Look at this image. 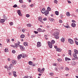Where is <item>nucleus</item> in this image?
Instances as JSON below:
<instances>
[{"label": "nucleus", "mask_w": 78, "mask_h": 78, "mask_svg": "<svg viewBox=\"0 0 78 78\" xmlns=\"http://www.w3.org/2000/svg\"><path fill=\"white\" fill-rule=\"evenodd\" d=\"M59 32H56L53 34V35L55 36V39H59V36H59Z\"/></svg>", "instance_id": "1"}, {"label": "nucleus", "mask_w": 78, "mask_h": 78, "mask_svg": "<svg viewBox=\"0 0 78 78\" xmlns=\"http://www.w3.org/2000/svg\"><path fill=\"white\" fill-rule=\"evenodd\" d=\"M48 45L50 48H52V47H53V44L52 43H51V42L50 41H48Z\"/></svg>", "instance_id": "2"}, {"label": "nucleus", "mask_w": 78, "mask_h": 78, "mask_svg": "<svg viewBox=\"0 0 78 78\" xmlns=\"http://www.w3.org/2000/svg\"><path fill=\"white\" fill-rule=\"evenodd\" d=\"M68 41L71 44H74V41L71 39H68Z\"/></svg>", "instance_id": "3"}, {"label": "nucleus", "mask_w": 78, "mask_h": 78, "mask_svg": "<svg viewBox=\"0 0 78 78\" xmlns=\"http://www.w3.org/2000/svg\"><path fill=\"white\" fill-rule=\"evenodd\" d=\"M18 43H16L15 44L14 48H15V47L17 48V47H19V45H20V44H20V42L18 41Z\"/></svg>", "instance_id": "4"}, {"label": "nucleus", "mask_w": 78, "mask_h": 78, "mask_svg": "<svg viewBox=\"0 0 78 78\" xmlns=\"http://www.w3.org/2000/svg\"><path fill=\"white\" fill-rule=\"evenodd\" d=\"M45 8H43L41 10V12L42 14H44V13H45V12H46V10H45Z\"/></svg>", "instance_id": "5"}, {"label": "nucleus", "mask_w": 78, "mask_h": 78, "mask_svg": "<svg viewBox=\"0 0 78 78\" xmlns=\"http://www.w3.org/2000/svg\"><path fill=\"white\" fill-rule=\"evenodd\" d=\"M76 53H75L73 54V56L75 58V59H78V57H77V55Z\"/></svg>", "instance_id": "6"}, {"label": "nucleus", "mask_w": 78, "mask_h": 78, "mask_svg": "<svg viewBox=\"0 0 78 78\" xmlns=\"http://www.w3.org/2000/svg\"><path fill=\"white\" fill-rule=\"evenodd\" d=\"M17 12L19 15L20 16H22V13H21V11L20 10H17Z\"/></svg>", "instance_id": "7"}, {"label": "nucleus", "mask_w": 78, "mask_h": 78, "mask_svg": "<svg viewBox=\"0 0 78 78\" xmlns=\"http://www.w3.org/2000/svg\"><path fill=\"white\" fill-rule=\"evenodd\" d=\"M37 47L39 48L40 47H41V43L40 42H38L37 43Z\"/></svg>", "instance_id": "8"}, {"label": "nucleus", "mask_w": 78, "mask_h": 78, "mask_svg": "<svg viewBox=\"0 0 78 78\" xmlns=\"http://www.w3.org/2000/svg\"><path fill=\"white\" fill-rule=\"evenodd\" d=\"M38 19L39 21H40L41 22H42V18L41 16H39L38 18Z\"/></svg>", "instance_id": "9"}, {"label": "nucleus", "mask_w": 78, "mask_h": 78, "mask_svg": "<svg viewBox=\"0 0 78 78\" xmlns=\"http://www.w3.org/2000/svg\"><path fill=\"white\" fill-rule=\"evenodd\" d=\"M23 45L26 47H28V42H24L23 43Z\"/></svg>", "instance_id": "10"}, {"label": "nucleus", "mask_w": 78, "mask_h": 78, "mask_svg": "<svg viewBox=\"0 0 78 78\" xmlns=\"http://www.w3.org/2000/svg\"><path fill=\"white\" fill-rule=\"evenodd\" d=\"M21 57H22V54L19 55L17 57L18 59H20V58H21Z\"/></svg>", "instance_id": "11"}, {"label": "nucleus", "mask_w": 78, "mask_h": 78, "mask_svg": "<svg viewBox=\"0 0 78 78\" xmlns=\"http://www.w3.org/2000/svg\"><path fill=\"white\" fill-rule=\"evenodd\" d=\"M71 26H72V27H73L74 28H75V27H76V24L75 23H72V24L71 25Z\"/></svg>", "instance_id": "12"}, {"label": "nucleus", "mask_w": 78, "mask_h": 78, "mask_svg": "<svg viewBox=\"0 0 78 78\" xmlns=\"http://www.w3.org/2000/svg\"><path fill=\"white\" fill-rule=\"evenodd\" d=\"M20 48L22 50H24V47L23 46H20Z\"/></svg>", "instance_id": "13"}, {"label": "nucleus", "mask_w": 78, "mask_h": 78, "mask_svg": "<svg viewBox=\"0 0 78 78\" xmlns=\"http://www.w3.org/2000/svg\"><path fill=\"white\" fill-rule=\"evenodd\" d=\"M13 76H14L15 77H16V76H17V75H16V72H13Z\"/></svg>", "instance_id": "14"}, {"label": "nucleus", "mask_w": 78, "mask_h": 78, "mask_svg": "<svg viewBox=\"0 0 78 78\" xmlns=\"http://www.w3.org/2000/svg\"><path fill=\"white\" fill-rule=\"evenodd\" d=\"M65 59L66 61H70L71 60L70 58H69L67 57H66Z\"/></svg>", "instance_id": "15"}, {"label": "nucleus", "mask_w": 78, "mask_h": 78, "mask_svg": "<svg viewBox=\"0 0 78 78\" xmlns=\"http://www.w3.org/2000/svg\"><path fill=\"white\" fill-rule=\"evenodd\" d=\"M12 62L13 64H16V62H16V60H12Z\"/></svg>", "instance_id": "16"}, {"label": "nucleus", "mask_w": 78, "mask_h": 78, "mask_svg": "<svg viewBox=\"0 0 78 78\" xmlns=\"http://www.w3.org/2000/svg\"><path fill=\"white\" fill-rule=\"evenodd\" d=\"M29 65H30V66H32V65H33V63L31 61H29Z\"/></svg>", "instance_id": "17"}, {"label": "nucleus", "mask_w": 78, "mask_h": 78, "mask_svg": "<svg viewBox=\"0 0 78 78\" xmlns=\"http://www.w3.org/2000/svg\"><path fill=\"white\" fill-rule=\"evenodd\" d=\"M37 31H38V32H41L42 29L41 28H39L37 29Z\"/></svg>", "instance_id": "18"}, {"label": "nucleus", "mask_w": 78, "mask_h": 78, "mask_svg": "<svg viewBox=\"0 0 78 78\" xmlns=\"http://www.w3.org/2000/svg\"><path fill=\"white\" fill-rule=\"evenodd\" d=\"M56 51H59V52H61V49L59 48H57Z\"/></svg>", "instance_id": "19"}, {"label": "nucleus", "mask_w": 78, "mask_h": 78, "mask_svg": "<svg viewBox=\"0 0 78 78\" xmlns=\"http://www.w3.org/2000/svg\"><path fill=\"white\" fill-rule=\"evenodd\" d=\"M5 19H1V20L0 22L1 23H3L5 22Z\"/></svg>", "instance_id": "20"}, {"label": "nucleus", "mask_w": 78, "mask_h": 78, "mask_svg": "<svg viewBox=\"0 0 78 78\" xmlns=\"http://www.w3.org/2000/svg\"><path fill=\"white\" fill-rule=\"evenodd\" d=\"M66 15L67 16H68L69 17H70V14L69 12H68L66 14Z\"/></svg>", "instance_id": "21"}, {"label": "nucleus", "mask_w": 78, "mask_h": 78, "mask_svg": "<svg viewBox=\"0 0 78 78\" xmlns=\"http://www.w3.org/2000/svg\"><path fill=\"white\" fill-rule=\"evenodd\" d=\"M65 39H64V38L63 37H62V38H61V42H64V41Z\"/></svg>", "instance_id": "22"}, {"label": "nucleus", "mask_w": 78, "mask_h": 78, "mask_svg": "<svg viewBox=\"0 0 78 78\" xmlns=\"http://www.w3.org/2000/svg\"><path fill=\"white\" fill-rule=\"evenodd\" d=\"M3 17H4V20L5 19V20L6 21L7 20V17H6L5 16V15H4Z\"/></svg>", "instance_id": "23"}, {"label": "nucleus", "mask_w": 78, "mask_h": 78, "mask_svg": "<svg viewBox=\"0 0 78 78\" xmlns=\"http://www.w3.org/2000/svg\"><path fill=\"white\" fill-rule=\"evenodd\" d=\"M25 35L23 34H22L20 35L21 38H24L25 37Z\"/></svg>", "instance_id": "24"}, {"label": "nucleus", "mask_w": 78, "mask_h": 78, "mask_svg": "<svg viewBox=\"0 0 78 78\" xmlns=\"http://www.w3.org/2000/svg\"><path fill=\"white\" fill-rule=\"evenodd\" d=\"M55 14L56 15H57V16H58V15H59V12L58 11H56L55 12Z\"/></svg>", "instance_id": "25"}, {"label": "nucleus", "mask_w": 78, "mask_h": 78, "mask_svg": "<svg viewBox=\"0 0 78 78\" xmlns=\"http://www.w3.org/2000/svg\"><path fill=\"white\" fill-rule=\"evenodd\" d=\"M74 51L75 53H76L77 54H78V50L76 49H74Z\"/></svg>", "instance_id": "26"}, {"label": "nucleus", "mask_w": 78, "mask_h": 78, "mask_svg": "<svg viewBox=\"0 0 78 78\" xmlns=\"http://www.w3.org/2000/svg\"><path fill=\"white\" fill-rule=\"evenodd\" d=\"M44 70L45 68H43L41 70V71L40 72V73H42L43 71H44Z\"/></svg>", "instance_id": "27"}, {"label": "nucleus", "mask_w": 78, "mask_h": 78, "mask_svg": "<svg viewBox=\"0 0 78 78\" xmlns=\"http://www.w3.org/2000/svg\"><path fill=\"white\" fill-rule=\"evenodd\" d=\"M21 55H22V58H25V57L26 56V55L23 54Z\"/></svg>", "instance_id": "28"}, {"label": "nucleus", "mask_w": 78, "mask_h": 78, "mask_svg": "<svg viewBox=\"0 0 78 78\" xmlns=\"http://www.w3.org/2000/svg\"><path fill=\"white\" fill-rule=\"evenodd\" d=\"M27 26L28 27H31V24H28L27 25Z\"/></svg>", "instance_id": "29"}, {"label": "nucleus", "mask_w": 78, "mask_h": 78, "mask_svg": "<svg viewBox=\"0 0 78 78\" xmlns=\"http://www.w3.org/2000/svg\"><path fill=\"white\" fill-rule=\"evenodd\" d=\"M55 43V41L54 40H52L51 41V43L54 44Z\"/></svg>", "instance_id": "30"}, {"label": "nucleus", "mask_w": 78, "mask_h": 78, "mask_svg": "<svg viewBox=\"0 0 78 78\" xmlns=\"http://www.w3.org/2000/svg\"><path fill=\"white\" fill-rule=\"evenodd\" d=\"M71 65H75V62H72L71 63Z\"/></svg>", "instance_id": "31"}, {"label": "nucleus", "mask_w": 78, "mask_h": 78, "mask_svg": "<svg viewBox=\"0 0 78 78\" xmlns=\"http://www.w3.org/2000/svg\"><path fill=\"white\" fill-rule=\"evenodd\" d=\"M47 9L48 11H51V8H50L49 7H48Z\"/></svg>", "instance_id": "32"}, {"label": "nucleus", "mask_w": 78, "mask_h": 78, "mask_svg": "<svg viewBox=\"0 0 78 78\" xmlns=\"http://www.w3.org/2000/svg\"><path fill=\"white\" fill-rule=\"evenodd\" d=\"M13 8H16L17 7V5L16 4H15L13 6Z\"/></svg>", "instance_id": "33"}, {"label": "nucleus", "mask_w": 78, "mask_h": 78, "mask_svg": "<svg viewBox=\"0 0 78 78\" xmlns=\"http://www.w3.org/2000/svg\"><path fill=\"white\" fill-rule=\"evenodd\" d=\"M13 67V65H12V64H10V66H9L10 68H11V67Z\"/></svg>", "instance_id": "34"}, {"label": "nucleus", "mask_w": 78, "mask_h": 78, "mask_svg": "<svg viewBox=\"0 0 78 78\" xmlns=\"http://www.w3.org/2000/svg\"><path fill=\"white\" fill-rule=\"evenodd\" d=\"M5 52H8V49L7 48H5Z\"/></svg>", "instance_id": "35"}, {"label": "nucleus", "mask_w": 78, "mask_h": 78, "mask_svg": "<svg viewBox=\"0 0 78 78\" xmlns=\"http://www.w3.org/2000/svg\"><path fill=\"white\" fill-rule=\"evenodd\" d=\"M54 2L55 3H56V4H57V3H58V1L56 0H55L54 1Z\"/></svg>", "instance_id": "36"}, {"label": "nucleus", "mask_w": 78, "mask_h": 78, "mask_svg": "<svg viewBox=\"0 0 78 78\" xmlns=\"http://www.w3.org/2000/svg\"><path fill=\"white\" fill-rule=\"evenodd\" d=\"M19 2L20 3H23V0H20Z\"/></svg>", "instance_id": "37"}, {"label": "nucleus", "mask_w": 78, "mask_h": 78, "mask_svg": "<svg viewBox=\"0 0 78 78\" xmlns=\"http://www.w3.org/2000/svg\"><path fill=\"white\" fill-rule=\"evenodd\" d=\"M10 25H13V22H10L9 23Z\"/></svg>", "instance_id": "38"}, {"label": "nucleus", "mask_w": 78, "mask_h": 78, "mask_svg": "<svg viewBox=\"0 0 78 78\" xmlns=\"http://www.w3.org/2000/svg\"><path fill=\"white\" fill-rule=\"evenodd\" d=\"M53 18H51L50 19V21H51V22H53Z\"/></svg>", "instance_id": "39"}, {"label": "nucleus", "mask_w": 78, "mask_h": 78, "mask_svg": "<svg viewBox=\"0 0 78 78\" xmlns=\"http://www.w3.org/2000/svg\"><path fill=\"white\" fill-rule=\"evenodd\" d=\"M43 20L44 21H46V20H47V18L45 17L44 18V19H43Z\"/></svg>", "instance_id": "40"}, {"label": "nucleus", "mask_w": 78, "mask_h": 78, "mask_svg": "<svg viewBox=\"0 0 78 78\" xmlns=\"http://www.w3.org/2000/svg\"><path fill=\"white\" fill-rule=\"evenodd\" d=\"M12 52L13 53H16V51L14 50H13L12 51Z\"/></svg>", "instance_id": "41"}, {"label": "nucleus", "mask_w": 78, "mask_h": 78, "mask_svg": "<svg viewBox=\"0 0 78 78\" xmlns=\"http://www.w3.org/2000/svg\"><path fill=\"white\" fill-rule=\"evenodd\" d=\"M26 17H30V15H29L28 14H27L26 15Z\"/></svg>", "instance_id": "42"}, {"label": "nucleus", "mask_w": 78, "mask_h": 78, "mask_svg": "<svg viewBox=\"0 0 78 78\" xmlns=\"http://www.w3.org/2000/svg\"><path fill=\"white\" fill-rule=\"evenodd\" d=\"M22 8H26V5H22Z\"/></svg>", "instance_id": "43"}, {"label": "nucleus", "mask_w": 78, "mask_h": 78, "mask_svg": "<svg viewBox=\"0 0 78 78\" xmlns=\"http://www.w3.org/2000/svg\"><path fill=\"white\" fill-rule=\"evenodd\" d=\"M34 33L35 34H38V31L37 32L36 31H34Z\"/></svg>", "instance_id": "44"}, {"label": "nucleus", "mask_w": 78, "mask_h": 78, "mask_svg": "<svg viewBox=\"0 0 78 78\" xmlns=\"http://www.w3.org/2000/svg\"><path fill=\"white\" fill-rule=\"evenodd\" d=\"M41 69L40 68H38V71L40 73V72H41Z\"/></svg>", "instance_id": "45"}, {"label": "nucleus", "mask_w": 78, "mask_h": 78, "mask_svg": "<svg viewBox=\"0 0 78 78\" xmlns=\"http://www.w3.org/2000/svg\"><path fill=\"white\" fill-rule=\"evenodd\" d=\"M75 42L76 45H78V42L76 41H75Z\"/></svg>", "instance_id": "46"}, {"label": "nucleus", "mask_w": 78, "mask_h": 78, "mask_svg": "<svg viewBox=\"0 0 78 78\" xmlns=\"http://www.w3.org/2000/svg\"><path fill=\"white\" fill-rule=\"evenodd\" d=\"M6 41H7V42L8 43L9 42V39H7L6 40Z\"/></svg>", "instance_id": "47"}, {"label": "nucleus", "mask_w": 78, "mask_h": 78, "mask_svg": "<svg viewBox=\"0 0 78 78\" xmlns=\"http://www.w3.org/2000/svg\"><path fill=\"white\" fill-rule=\"evenodd\" d=\"M59 22V23H62V20H60Z\"/></svg>", "instance_id": "48"}, {"label": "nucleus", "mask_w": 78, "mask_h": 78, "mask_svg": "<svg viewBox=\"0 0 78 78\" xmlns=\"http://www.w3.org/2000/svg\"><path fill=\"white\" fill-rule=\"evenodd\" d=\"M60 17H61V18H63V16L61 14L60 15Z\"/></svg>", "instance_id": "49"}, {"label": "nucleus", "mask_w": 78, "mask_h": 78, "mask_svg": "<svg viewBox=\"0 0 78 78\" xmlns=\"http://www.w3.org/2000/svg\"><path fill=\"white\" fill-rule=\"evenodd\" d=\"M49 75H54V74L53 73H49Z\"/></svg>", "instance_id": "50"}, {"label": "nucleus", "mask_w": 78, "mask_h": 78, "mask_svg": "<svg viewBox=\"0 0 78 78\" xmlns=\"http://www.w3.org/2000/svg\"><path fill=\"white\" fill-rule=\"evenodd\" d=\"M65 70H69V68H66L65 69Z\"/></svg>", "instance_id": "51"}, {"label": "nucleus", "mask_w": 78, "mask_h": 78, "mask_svg": "<svg viewBox=\"0 0 78 78\" xmlns=\"http://www.w3.org/2000/svg\"><path fill=\"white\" fill-rule=\"evenodd\" d=\"M29 78V76H25L24 77V78Z\"/></svg>", "instance_id": "52"}, {"label": "nucleus", "mask_w": 78, "mask_h": 78, "mask_svg": "<svg viewBox=\"0 0 78 78\" xmlns=\"http://www.w3.org/2000/svg\"><path fill=\"white\" fill-rule=\"evenodd\" d=\"M9 75H10V76H11V75H12V74L11 73V72H9Z\"/></svg>", "instance_id": "53"}, {"label": "nucleus", "mask_w": 78, "mask_h": 78, "mask_svg": "<svg viewBox=\"0 0 78 78\" xmlns=\"http://www.w3.org/2000/svg\"><path fill=\"white\" fill-rule=\"evenodd\" d=\"M30 6H31V7H33V6H34V5L33 4H32L30 5Z\"/></svg>", "instance_id": "54"}, {"label": "nucleus", "mask_w": 78, "mask_h": 78, "mask_svg": "<svg viewBox=\"0 0 78 78\" xmlns=\"http://www.w3.org/2000/svg\"><path fill=\"white\" fill-rule=\"evenodd\" d=\"M55 70H56V71L58 72V69H57L56 67L55 68Z\"/></svg>", "instance_id": "55"}, {"label": "nucleus", "mask_w": 78, "mask_h": 78, "mask_svg": "<svg viewBox=\"0 0 78 78\" xmlns=\"http://www.w3.org/2000/svg\"><path fill=\"white\" fill-rule=\"evenodd\" d=\"M48 13L46 12L45 13V16H48Z\"/></svg>", "instance_id": "56"}, {"label": "nucleus", "mask_w": 78, "mask_h": 78, "mask_svg": "<svg viewBox=\"0 0 78 78\" xmlns=\"http://www.w3.org/2000/svg\"><path fill=\"white\" fill-rule=\"evenodd\" d=\"M58 62H60L61 59H58Z\"/></svg>", "instance_id": "57"}, {"label": "nucleus", "mask_w": 78, "mask_h": 78, "mask_svg": "<svg viewBox=\"0 0 78 78\" xmlns=\"http://www.w3.org/2000/svg\"><path fill=\"white\" fill-rule=\"evenodd\" d=\"M46 13H47L48 14V13H49V11H46Z\"/></svg>", "instance_id": "58"}, {"label": "nucleus", "mask_w": 78, "mask_h": 78, "mask_svg": "<svg viewBox=\"0 0 78 78\" xmlns=\"http://www.w3.org/2000/svg\"><path fill=\"white\" fill-rule=\"evenodd\" d=\"M65 27H66V28H69V26H65Z\"/></svg>", "instance_id": "59"}, {"label": "nucleus", "mask_w": 78, "mask_h": 78, "mask_svg": "<svg viewBox=\"0 0 78 78\" xmlns=\"http://www.w3.org/2000/svg\"><path fill=\"white\" fill-rule=\"evenodd\" d=\"M68 3H71V2L70 1H68Z\"/></svg>", "instance_id": "60"}, {"label": "nucleus", "mask_w": 78, "mask_h": 78, "mask_svg": "<svg viewBox=\"0 0 78 78\" xmlns=\"http://www.w3.org/2000/svg\"><path fill=\"white\" fill-rule=\"evenodd\" d=\"M22 31H23V33H24V32H25V30H24V29H23L22 30Z\"/></svg>", "instance_id": "61"}, {"label": "nucleus", "mask_w": 78, "mask_h": 78, "mask_svg": "<svg viewBox=\"0 0 78 78\" xmlns=\"http://www.w3.org/2000/svg\"><path fill=\"white\" fill-rule=\"evenodd\" d=\"M45 30H43L42 31H41V32H45Z\"/></svg>", "instance_id": "62"}, {"label": "nucleus", "mask_w": 78, "mask_h": 78, "mask_svg": "<svg viewBox=\"0 0 78 78\" xmlns=\"http://www.w3.org/2000/svg\"><path fill=\"white\" fill-rule=\"evenodd\" d=\"M5 69H7L8 68V66H5Z\"/></svg>", "instance_id": "63"}, {"label": "nucleus", "mask_w": 78, "mask_h": 78, "mask_svg": "<svg viewBox=\"0 0 78 78\" xmlns=\"http://www.w3.org/2000/svg\"><path fill=\"white\" fill-rule=\"evenodd\" d=\"M76 12H78V9L76 10Z\"/></svg>", "instance_id": "64"}]
</instances>
